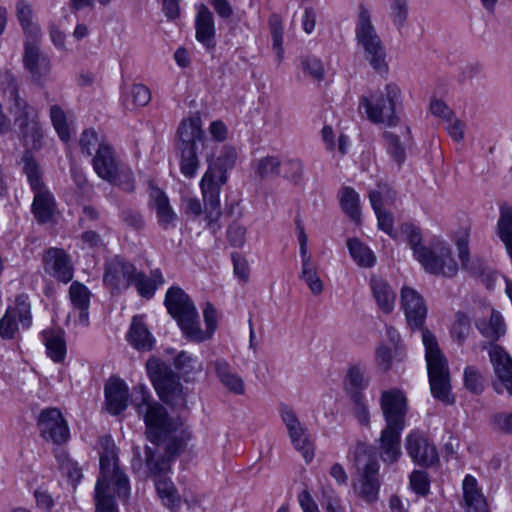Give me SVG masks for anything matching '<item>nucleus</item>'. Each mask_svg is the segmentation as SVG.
<instances>
[{
    "mask_svg": "<svg viewBox=\"0 0 512 512\" xmlns=\"http://www.w3.org/2000/svg\"><path fill=\"white\" fill-rule=\"evenodd\" d=\"M214 370L220 382L232 393L242 395L245 392L243 379L233 372L230 364L224 359H217L213 363Z\"/></svg>",
    "mask_w": 512,
    "mask_h": 512,
    "instance_id": "obj_30",
    "label": "nucleus"
},
{
    "mask_svg": "<svg viewBox=\"0 0 512 512\" xmlns=\"http://www.w3.org/2000/svg\"><path fill=\"white\" fill-rule=\"evenodd\" d=\"M34 200L32 203V212L38 222H48L54 212V199L52 194L46 188L41 186L40 189H33Z\"/></svg>",
    "mask_w": 512,
    "mask_h": 512,
    "instance_id": "obj_32",
    "label": "nucleus"
},
{
    "mask_svg": "<svg viewBox=\"0 0 512 512\" xmlns=\"http://www.w3.org/2000/svg\"><path fill=\"white\" fill-rule=\"evenodd\" d=\"M340 205L343 212L355 223L361 220L360 197L351 187H344L340 192Z\"/></svg>",
    "mask_w": 512,
    "mask_h": 512,
    "instance_id": "obj_37",
    "label": "nucleus"
},
{
    "mask_svg": "<svg viewBox=\"0 0 512 512\" xmlns=\"http://www.w3.org/2000/svg\"><path fill=\"white\" fill-rule=\"evenodd\" d=\"M12 104L11 113L14 115L15 123L18 125L20 134L26 145L33 148L40 146L43 137L41 126L37 120L35 109L25 99L21 98L18 90L14 87L11 91Z\"/></svg>",
    "mask_w": 512,
    "mask_h": 512,
    "instance_id": "obj_13",
    "label": "nucleus"
},
{
    "mask_svg": "<svg viewBox=\"0 0 512 512\" xmlns=\"http://www.w3.org/2000/svg\"><path fill=\"white\" fill-rule=\"evenodd\" d=\"M227 237L232 246L241 247L246 240V228L238 223H233L228 227Z\"/></svg>",
    "mask_w": 512,
    "mask_h": 512,
    "instance_id": "obj_57",
    "label": "nucleus"
},
{
    "mask_svg": "<svg viewBox=\"0 0 512 512\" xmlns=\"http://www.w3.org/2000/svg\"><path fill=\"white\" fill-rule=\"evenodd\" d=\"M215 22L212 12L209 8L201 4L195 18V37L205 48L212 49L215 47Z\"/></svg>",
    "mask_w": 512,
    "mask_h": 512,
    "instance_id": "obj_26",
    "label": "nucleus"
},
{
    "mask_svg": "<svg viewBox=\"0 0 512 512\" xmlns=\"http://www.w3.org/2000/svg\"><path fill=\"white\" fill-rule=\"evenodd\" d=\"M254 172L261 180L273 179L280 175L282 162L276 156H265L254 162Z\"/></svg>",
    "mask_w": 512,
    "mask_h": 512,
    "instance_id": "obj_42",
    "label": "nucleus"
},
{
    "mask_svg": "<svg viewBox=\"0 0 512 512\" xmlns=\"http://www.w3.org/2000/svg\"><path fill=\"white\" fill-rule=\"evenodd\" d=\"M279 414L292 446L302 454L307 463L311 462L315 455V447L308 428L300 422L294 410L287 404H280Z\"/></svg>",
    "mask_w": 512,
    "mask_h": 512,
    "instance_id": "obj_14",
    "label": "nucleus"
},
{
    "mask_svg": "<svg viewBox=\"0 0 512 512\" xmlns=\"http://www.w3.org/2000/svg\"><path fill=\"white\" fill-rule=\"evenodd\" d=\"M373 209L383 208L384 205H391L396 199V192L387 184H379L377 189L371 190L368 194Z\"/></svg>",
    "mask_w": 512,
    "mask_h": 512,
    "instance_id": "obj_43",
    "label": "nucleus"
},
{
    "mask_svg": "<svg viewBox=\"0 0 512 512\" xmlns=\"http://www.w3.org/2000/svg\"><path fill=\"white\" fill-rule=\"evenodd\" d=\"M347 382L350 388L355 390L354 393H359L360 390L365 389L369 384L364 371L357 366L351 367L348 370Z\"/></svg>",
    "mask_w": 512,
    "mask_h": 512,
    "instance_id": "obj_52",
    "label": "nucleus"
},
{
    "mask_svg": "<svg viewBox=\"0 0 512 512\" xmlns=\"http://www.w3.org/2000/svg\"><path fill=\"white\" fill-rule=\"evenodd\" d=\"M177 137L181 173L187 178H192L199 167L197 151L204 137L201 117L195 114L183 119L179 124Z\"/></svg>",
    "mask_w": 512,
    "mask_h": 512,
    "instance_id": "obj_8",
    "label": "nucleus"
},
{
    "mask_svg": "<svg viewBox=\"0 0 512 512\" xmlns=\"http://www.w3.org/2000/svg\"><path fill=\"white\" fill-rule=\"evenodd\" d=\"M376 362L378 367L387 371L391 367L392 363V350L388 346H379L376 350Z\"/></svg>",
    "mask_w": 512,
    "mask_h": 512,
    "instance_id": "obj_62",
    "label": "nucleus"
},
{
    "mask_svg": "<svg viewBox=\"0 0 512 512\" xmlns=\"http://www.w3.org/2000/svg\"><path fill=\"white\" fill-rule=\"evenodd\" d=\"M300 278L305 281L314 295H319L322 293L324 286L323 282L317 275V271L300 275Z\"/></svg>",
    "mask_w": 512,
    "mask_h": 512,
    "instance_id": "obj_64",
    "label": "nucleus"
},
{
    "mask_svg": "<svg viewBox=\"0 0 512 512\" xmlns=\"http://www.w3.org/2000/svg\"><path fill=\"white\" fill-rule=\"evenodd\" d=\"M112 491L126 500L130 486L127 476L118 466L115 445L107 439L105 450L100 456V475L95 486V512H118Z\"/></svg>",
    "mask_w": 512,
    "mask_h": 512,
    "instance_id": "obj_3",
    "label": "nucleus"
},
{
    "mask_svg": "<svg viewBox=\"0 0 512 512\" xmlns=\"http://www.w3.org/2000/svg\"><path fill=\"white\" fill-rule=\"evenodd\" d=\"M378 221L379 229L383 230L388 235L392 236L393 234V215L386 211L384 208L373 209Z\"/></svg>",
    "mask_w": 512,
    "mask_h": 512,
    "instance_id": "obj_59",
    "label": "nucleus"
},
{
    "mask_svg": "<svg viewBox=\"0 0 512 512\" xmlns=\"http://www.w3.org/2000/svg\"><path fill=\"white\" fill-rule=\"evenodd\" d=\"M92 164L96 174L103 180L122 185L125 190L134 188L132 172L129 169L124 171L120 168L115 152L108 144L99 145Z\"/></svg>",
    "mask_w": 512,
    "mask_h": 512,
    "instance_id": "obj_12",
    "label": "nucleus"
},
{
    "mask_svg": "<svg viewBox=\"0 0 512 512\" xmlns=\"http://www.w3.org/2000/svg\"><path fill=\"white\" fill-rule=\"evenodd\" d=\"M464 507L466 512H490L486 498L477 486V480L466 475L462 483Z\"/></svg>",
    "mask_w": 512,
    "mask_h": 512,
    "instance_id": "obj_28",
    "label": "nucleus"
},
{
    "mask_svg": "<svg viewBox=\"0 0 512 512\" xmlns=\"http://www.w3.org/2000/svg\"><path fill=\"white\" fill-rule=\"evenodd\" d=\"M50 118L60 139L64 142H67L70 139L71 134L69 125L67 123L66 114L63 109L58 105L51 106Z\"/></svg>",
    "mask_w": 512,
    "mask_h": 512,
    "instance_id": "obj_46",
    "label": "nucleus"
},
{
    "mask_svg": "<svg viewBox=\"0 0 512 512\" xmlns=\"http://www.w3.org/2000/svg\"><path fill=\"white\" fill-rule=\"evenodd\" d=\"M232 259L235 275L243 282H247L249 279V267L247 260L240 255H233Z\"/></svg>",
    "mask_w": 512,
    "mask_h": 512,
    "instance_id": "obj_63",
    "label": "nucleus"
},
{
    "mask_svg": "<svg viewBox=\"0 0 512 512\" xmlns=\"http://www.w3.org/2000/svg\"><path fill=\"white\" fill-rule=\"evenodd\" d=\"M164 283V278L159 269H155L151 272L150 276H147L143 272L137 271L133 278L131 286H134L138 294L146 299H150L154 296L158 286Z\"/></svg>",
    "mask_w": 512,
    "mask_h": 512,
    "instance_id": "obj_33",
    "label": "nucleus"
},
{
    "mask_svg": "<svg viewBox=\"0 0 512 512\" xmlns=\"http://www.w3.org/2000/svg\"><path fill=\"white\" fill-rule=\"evenodd\" d=\"M44 271L63 283L73 278V266L69 255L59 248H49L43 255Z\"/></svg>",
    "mask_w": 512,
    "mask_h": 512,
    "instance_id": "obj_22",
    "label": "nucleus"
},
{
    "mask_svg": "<svg viewBox=\"0 0 512 512\" xmlns=\"http://www.w3.org/2000/svg\"><path fill=\"white\" fill-rule=\"evenodd\" d=\"M146 368L162 401L177 408L186 405V398L178 378L164 363L149 359Z\"/></svg>",
    "mask_w": 512,
    "mask_h": 512,
    "instance_id": "obj_10",
    "label": "nucleus"
},
{
    "mask_svg": "<svg viewBox=\"0 0 512 512\" xmlns=\"http://www.w3.org/2000/svg\"><path fill=\"white\" fill-rule=\"evenodd\" d=\"M425 358L432 395L446 404H452L450 397V376L447 359L441 352L435 336L429 330L422 331Z\"/></svg>",
    "mask_w": 512,
    "mask_h": 512,
    "instance_id": "obj_7",
    "label": "nucleus"
},
{
    "mask_svg": "<svg viewBox=\"0 0 512 512\" xmlns=\"http://www.w3.org/2000/svg\"><path fill=\"white\" fill-rule=\"evenodd\" d=\"M79 144L81 147V151L83 154H86L87 156L92 155V151L99 147V145H102L103 143H100L98 140V136L95 130L93 129H87L84 130L80 136Z\"/></svg>",
    "mask_w": 512,
    "mask_h": 512,
    "instance_id": "obj_54",
    "label": "nucleus"
},
{
    "mask_svg": "<svg viewBox=\"0 0 512 512\" xmlns=\"http://www.w3.org/2000/svg\"><path fill=\"white\" fill-rule=\"evenodd\" d=\"M175 368L187 378L202 371V364L196 357L185 351L180 352L174 360Z\"/></svg>",
    "mask_w": 512,
    "mask_h": 512,
    "instance_id": "obj_44",
    "label": "nucleus"
},
{
    "mask_svg": "<svg viewBox=\"0 0 512 512\" xmlns=\"http://www.w3.org/2000/svg\"><path fill=\"white\" fill-rule=\"evenodd\" d=\"M21 163L23 164L22 171L26 175L31 189H40L41 186H44L42 171L30 150L24 151Z\"/></svg>",
    "mask_w": 512,
    "mask_h": 512,
    "instance_id": "obj_40",
    "label": "nucleus"
},
{
    "mask_svg": "<svg viewBox=\"0 0 512 512\" xmlns=\"http://www.w3.org/2000/svg\"><path fill=\"white\" fill-rule=\"evenodd\" d=\"M415 258L424 270L430 274L452 277L458 271V266L452 257L451 249L443 241L437 240L427 248H416Z\"/></svg>",
    "mask_w": 512,
    "mask_h": 512,
    "instance_id": "obj_11",
    "label": "nucleus"
},
{
    "mask_svg": "<svg viewBox=\"0 0 512 512\" xmlns=\"http://www.w3.org/2000/svg\"><path fill=\"white\" fill-rule=\"evenodd\" d=\"M150 198L154 203L159 225L164 229L168 228L176 219V214L169 204L168 197L161 189L153 187Z\"/></svg>",
    "mask_w": 512,
    "mask_h": 512,
    "instance_id": "obj_35",
    "label": "nucleus"
},
{
    "mask_svg": "<svg viewBox=\"0 0 512 512\" xmlns=\"http://www.w3.org/2000/svg\"><path fill=\"white\" fill-rule=\"evenodd\" d=\"M352 400L354 402L353 414L358 422L362 425H369L370 417L366 404L363 402L360 393H353Z\"/></svg>",
    "mask_w": 512,
    "mask_h": 512,
    "instance_id": "obj_56",
    "label": "nucleus"
},
{
    "mask_svg": "<svg viewBox=\"0 0 512 512\" xmlns=\"http://www.w3.org/2000/svg\"><path fill=\"white\" fill-rule=\"evenodd\" d=\"M484 377L474 366H467L464 370V386L474 394L482 393L484 389Z\"/></svg>",
    "mask_w": 512,
    "mask_h": 512,
    "instance_id": "obj_48",
    "label": "nucleus"
},
{
    "mask_svg": "<svg viewBox=\"0 0 512 512\" xmlns=\"http://www.w3.org/2000/svg\"><path fill=\"white\" fill-rule=\"evenodd\" d=\"M471 332V323L468 316L462 312H458L456 314V321L454 322L451 334L454 339L457 340L458 344H463V342L468 338Z\"/></svg>",
    "mask_w": 512,
    "mask_h": 512,
    "instance_id": "obj_49",
    "label": "nucleus"
},
{
    "mask_svg": "<svg viewBox=\"0 0 512 512\" xmlns=\"http://www.w3.org/2000/svg\"><path fill=\"white\" fill-rule=\"evenodd\" d=\"M404 428L385 426L379 438L380 458L384 463H395L402 454L401 433Z\"/></svg>",
    "mask_w": 512,
    "mask_h": 512,
    "instance_id": "obj_25",
    "label": "nucleus"
},
{
    "mask_svg": "<svg viewBox=\"0 0 512 512\" xmlns=\"http://www.w3.org/2000/svg\"><path fill=\"white\" fill-rule=\"evenodd\" d=\"M284 174L283 177L294 182L298 183L304 172L303 163L299 159H287L283 163Z\"/></svg>",
    "mask_w": 512,
    "mask_h": 512,
    "instance_id": "obj_53",
    "label": "nucleus"
},
{
    "mask_svg": "<svg viewBox=\"0 0 512 512\" xmlns=\"http://www.w3.org/2000/svg\"><path fill=\"white\" fill-rule=\"evenodd\" d=\"M430 112L434 116L440 117L444 121L449 120L452 116H454V112L446 105L444 101L440 99H433L430 102Z\"/></svg>",
    "mask_w": 512,
    "mask_h": 512,
    "instance_id": "obj_61",
    "label": "nucleus"
},
{
    "mask_svg": "<svg viewBox=\"0 0 512 512\" xmlns=\"http://www.w3.org/2000/svg\"><path fill=\"white\" fill-rule=\"evenodd\" d=\"M354 461L357 469L362 471V477L358 495L368 503L375 502L378 499L380 482L378 479L379 463L373 453L372 447L358 443L354 453Z\"/></svg>",
    "mask_w": 512,
    "mask_h": 512,
    "instance_id": "obj_9",
    "label": "nucleus"
},
{
    "mask_svg": "<svg viewBox=\"0 0 512 512\" xmlns=\"http://www.w3.org/2000/svg\"><path fill=\"white\" fill-rule=\"evenodd\" d=\"M446 122V130L451 138L456 142L462 141L464 138L465 124L459 118L455 117V115L452 116L451 119L446 120Z\"/></svg>",
    "mask_w": 512,
    "mask_h": 512,
    "instance_id": "obj_60",
    "label": "nucleus"
},
{
    "mask_svg": "<svg viewBox=\"0 0 512 512\" xmlns=\"http://www.w3.org/2000/svg\"><path fill=\"white\" fill-rule=\"evenodd\" d=\"M384 139L388 154L400 167L406 159V152L399 137L391 132H385Z\"/></svg>",
    "mask_w": 512,
    "mask_h": 512,
    "instance_id": "obj_47",
    "label": "nucleus"
},
{
    "mask_svg": "<svg viewBox=\"0 0 512 512\" xmlns=\"http://www.w3.org/2000/svg\"><path fill=\"white\" fill-rule=\"evenodd\" d=\"M474 323L479 333L490 343H495L506 333L504 318L493 307H485L482 316L476 317Z\"/></svg>",
    "mask_w": 512,
    "mask_h": 512,
    "instance_id": "obj_24",
    "label": "nucleus"
},
{
    "mask_svg": "<svg viewBox=\"0 0 512 512\" xmlns=\"http://www.w3.org/2000/svg\"><path fill=\"white\" fill-rule=\"evenodd\" d=\"M151 100L149 88L143 84H133L123 93V105L127 109H134L147 105Z\"/></svg>",
    "mask_w": 512,
    "mask_h": 512,
    "instance_id": "obj_38",
    "label": "nucleus"
},
{
    "mask_svg": "<svg viewBox=\"0 0 512 512\" xmlns=\"http://www.w3.org/2000/svg\"><path fill=\"white\" fill-rule=\"evenodd\" d=\"M347 248L353 260L361 267H372L376 262L374 253L358 238H349Z\"/></svg>",
    "mask_w": 512,
    "mask_h": 512,
    "instance_id": "obj_39",
    "label": "nucleus"
},
{
    "mask_svg": "<svg viewBox=\"0 0 512 512\" xmlns=\"http://www.w3.org/2000/svg\"><path fill=\"white\" fill-rule=\"evenodd\" d=\"M355 39L363 50L364 59L379 74H387L386 48L372 23L371 12L365 4H360L355 26Z\"/></svg>",
    "mask_w": 512,
    "mask_h": 512,
    "instance_id": "obj_6",
    "label": "nucleus"
},
{
    "mask_svg": "<svg viewBox=\"0 0 512 512\" xmlns=\"http://www.w3.org/2000/svg\"><path fill=\"white\" fill-rule=\"evenodd\" d=\"M380 405L386 426L405 428L407 400L402 391L398 389L383 391Z\"/></svg>",
    "mask_w": 512,
    "mask_h": 512,
    "instance_id": "obj_18",
    "label": "nucleus"
},
{
    "mask_svg": "<svg viewBox=\"0 0 512 512\" xmlns=\"http://www.w3.org/2000/svg\"><path fill=\"white\" fill-rule=\"evenodd\" d=\"M48 356L54 362H62L66 355V343L60 332L45 331L43 333Z\"/></svg>",
    "mask_w": 512,
    "mask_h": 512,
    "instance_id": "obj_41",
    "label": "nucleus"
},
{
    "mask_svg": "<svg viewBox=\"0 0 512 512\" xmlns=\"http://www.w3.org/2000/svg\"><path fill=\"white\" fill-rule=\"evenodd\" d=\"M236 159L235 148L225 147L217 160L209 165L201 179L200 187L205 211L210 220L217 219L221 215L219 199L221 188L227 181V170L234 167Z\"/></svg>",
    "mask_w": 512,
    "mask_h": 512,
    "instance_id": "obj_4",
    "label": "nucleus"
},
{
    "mask_svg": "<svg viewBox=\"0 0 512 512\" xmlns=\"http://www.w3.org/2000/svg\"><path fill=\"white\" fill-rule=\"evenodd\" d=\"M402 104V92L394 83H387L383 89L371 91L360 98L359 108H364L367 118L374 124L396 126L400 118L397 109Z\"/></svg>",
    "mask_w": 512,
    "mask_h": 512,
    "instance_id": "obj_5",
    "label": "nucleus"
},
{
    "mask_svg": "<svg viewBox=\"0 0 512 512\" xmlns=\"http://www.w3.org/2000/svg\"><path fill=\"white\" fill-rule=\"evenodd\" d=\"M405 448L414 463L433 465L438 460L436 447L422 433L413 431L405 438Z\"/></svg>",
    "mask_w": 512,
    "mask_h": 512,
    "instance_id": "obj_20",
    "label": "nucleus"
},
{
    "mask_svg": "<svg viewBox=\"0 0 512 512\" xmlns=\"http://www.w3.org/2000/svg\"><path fill=\"white\" fill-rule=\"evenodd\" d=\"M164 304L168 313L177 321L184 336L191 341H206L217 329V314L214 306L207 303L203 310L206 324V331H203L193 301L180 287L173 286L167 290Z\"/></svg>",
    "mask_w": 512,
    "mask_h": 512,
    "instance_id": "obj_2",
    "label": "nucleus"
},
{
    "mask_svg": "<svg viewBox=\"0 0 512 512\" xmlns=\"http://www.w3.org/2000/svg\"><path fill=\"white\" fill-rule=\"evenodd\" d=\"M136 272L137 269L131 262L115 256L105 263L103 282L112 292L120 293L131 286Z\"/></svg>",
    "mask_w": 512,
    "mask_h": 512,
    "instance_id": "obj_15",
    "label": "nucleus"
},
{
    "mask_svg": "<svg viewBox=\"0 0 512 512\" xmlns=\"http://www.w3.org/2000/svg\"><path fill=\"white\" fill-rule=\"evenodd\" d=\"M369 285L378 308L383 313L390 314L396 301V294L390 284L381 277L372 276Z\"/></svg>",
    "mask_w": 512,
    "mask_h": 512,
    "instance_id": "obj_29",
    "label": "nucleus"
},
{
    "mask_svg": "<svg viewBox=\"0 0 512 512\" xmlns=\"http://www.w3.org/2000/svg\"><path fill=\"white\" fill-rule=\"evenodd\" d=\"M489 356L499 380L494 383L495 391L502 393L504 389L509 395H512V358L498 345L491 346Z\"/></svg>",
    "mask_w": 512,
    "mask_h": 512,
    "instance_id": "obj_21",
    "label": "nucleus"
},
{
    "mask_svg": "<svg viewBox=\"0 0 512 512\" xmlns=\"http://www.w3.org/2000/svg\"><path fill=\"white\" fill-rule=\"evenodd\" d=\"M38 428L41 437L55 444H63L69 438V428L61 412L56 408H47L38 416Z\"/></svg>",
    "mask_w": 512,
    "mask_h": 512,
    "instance_id": "obj_17",
    "label": "nucleus"
},
{
    "mask_svg": "<svg viewBox=\"0 0 512 512\" xmlns=\"http://www.w3.org/2000/svg\"><path fill=\"white\" fill-rule=\"evenodd\" d=\"M91 293L82 283L75 281L69 288V298L75 309L80 311L79 322L83 325L88 323V309L90 306Z\"/></svg>",
    "mask_w": 512,
    "mask_h": 512,
    "instance_id": "obj_34",
    "label": "nucleus"
},
{
    "mask_svg": "<svg viewBox=\"0 0 512 512\" xmlns=\"http://www.w3.org/2000/svg\"><path fill=\"white\" fill-rule=\"evenodd\" d=\"M269 27L272 37V46L273 50L276 53V57L278 62H281L284 58V48H283V24L280 17L276 14H273L269 18Z\"/></svg>",
    "mask_w": 512,
    "mask_h": 512,
    "instance_id": "obj_45",
    "label": "nucleus"
},
{
    "mask_svg": "<svg viewBox=\"0 0 512 512\" xmlns=\"http://www.w3.org/2000/svg\"><path fill=\"white\" fill-rule=\"evenodd\" d=\"M411 488L418 494L425 495L429 490V481L426 472L414 471L410 476Z\"/></svg>",
    "mask_w": 512,
    "mask_h": 512,
    "instance_id": "obj_58",
    "label": "nucleus"
},
{
    "mask_svg": "<svg viewBox=\"0 0 512 512\" xmlns=\"http://www.w3.org/2000/svg\"><path fill=\"white\" fill-rule=\"evenodd\" d=\"M128 342L137 350L150 351L154 345V338L141 318L134 316L127 334Z\"/></svg>",
    "mask_w": 512,
    "mask_h": 512,
    "instance_id": "obj_31",
    "label": "nucleus"
},
{
    "mask_svg": "<svg viewBox=\"0 0 512 512\" xmlns=\"http://www.w3.org/2000/svg\"><path fill=\"white\" fill-rule=\"evenodd\" d=\"M109 413L117 415L128 406V388L120 378H110L104 388Z\"/></svg>",
    "mask_w": 512,
    "mask_h": 512,
    "instance_id": "obj_27",
    "label": "nucleus"
},
{
    "mask_svg": "<svg viewBox=\"0 0 512 512\" xmlns=\"http://www.w3.org/2000/svg\"><path fill=\"white\" fill-rule=\"evenodd\" d=\"M19 323L23 328H28L31 324V307L24 296L17 297L15 305L9 307L0 319V336L5 339L13 338Z\"/></svg>",
    "mask_w": 512,
    "mask_h": 512,
    "instance_id": "obj_19",
    "label": "nucleus"
},
{
    "mask_svg": "<svg viewBox=\"0 0 512 512\" xmlns=\"http://www.w3.org/2000/svg\"><path fill=\"white\" fill-rule=\"evenodd\" d=\"M390 9L394 25L398 29L403 28L408 16L407 0H390Z\"/></svg>",
    "mask_w": 512,
    "mask_h": 512,
    "instance_id": "obj_51",
    "label": "nucleus"
},
{
    "mask_svg": "<svg viewBox=\"0 0 512 512\" xmlns=\"http://www.w3.org/2000/svg\"><path fill=\"white\" fill-rule=\"evenodd\" d=\"M301 67L304 73L308 74L313 80L321 81L324 78L325 70L321 60L315 57H304L301 61Z\"/></svg>",
    "mask_w": 512,
    "mask_h": 512,
    "instance_id": "obj_50",
    "label": "nucleus"
},
{
    "mask_svg": "<svg viewBox=\"0 0 512 512\" xmlns=\"http://www.w3.org/2000/svg\"><path fill=\"white\" fill-rule=\"evenodd\" d=\"M493 429L505 434H512V412H498L491 416Z\"/></svg>",
    "mask_w": 512,
    "mask_h": 512,
    "instance_id": "obj_55",
    "label": "nucleus"
},
{
    "mask_svg": "<svg viewBox=\"0 0 512 512\" xmlns=\"http://www.w3.org/2000/svg\"><path fill=\"white\" fill-rule=\"evenodd\" d=\"M400 303L408 324L413 328H420L427 314L422 296L415 289L404 286L400 292Z\"/></svg>",
    "mask_w": 512,
    "mask_h": 512,
    "instance_id": "obj_23",
    "label": "nucleus"
},
{
    "mask_svg": "<svg viewBox=\"0 0 512 512\" xmlns=\"http://www.w3.org/2000/svg\"><path fill=\"white\" fill-rule=\"evenodd\" d=\"M16 16L27 35V38H39L41 30L33 20V10L26 0H18L16 4Z\"/></svg>",
    "mask_w": 512,
    "mask_h": 512,
    "instance_id": "obj_36",
    "label": "nucleus"
},
{
    "mask_svg": "<svg viewBox=\"0 0 512 512\" xmlns=\"http://www.w3.org/2000/svg\"><path fill=\"white\" fill-rule=\"evenodd\" d=\"M135 392L140 394V398H135L137 411L143 415L147 438L153 444L145 447L146 476L155 477L159 497L165 506L174 508L179 504V497L165 474L170 470L172 458L180 452L190 434L184 431L178 419L168 415L161 404L152 401L145 386L135 387Z\"/></svg>",
    "mask_w": 512,
    "mask_h": 512,
    "instance_id": "obj_1",
    "label": "nucleus"
},
{
    "mask_svg": "<svg viewBox=\"0 0 512 512\" xmlns=\"http://www.w3.org/2000/svg\"><path fill=\"white\" fill-rule=\"evenodd\" d=\"M39 38H26L24 42V53L22 56L23 66L29 73L32 81L42 83L50 74L51 62L37 44Z\"/></svg>",
    "mask_w": 512,
    "mask_h": 512,
    "instance_id": "obj_16",
    "label": "nucleus"
}]
</instances>
